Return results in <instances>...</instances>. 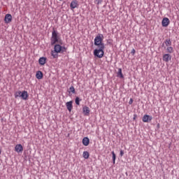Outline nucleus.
Instances as JSON below:
<instances>
[{"label": "nucleus", "instance_id": "obj_1", "mask_svg": "<svg viewBox=\"0 0 179 179\" xmlns=\"http://www.w3.org/2000/svg\"><path fill=\"white\" fill-rule=\"evenodd\" d=\"M103 34H98L94 39V45L98 47V48L94 50L93 54L95 58H103L104 57L106 46L104 45V43H103Z\"/></svg>", "mask_w": 179, "mask_h": 179}, {"label": "nucleus", "instance_id": "obj_2", "mask_svg": "<svg viewBox=\"0 0 179 179\" xmlns=\"http://www.w3.org/2000/svg\"><path fill=\"white\" fill-rule=\"evenodd\" d=\"M64 45V41L61 39V34L58 31L55 30V28H52V36L50 38V45H55V44Z\"/></svg>", "mask_w": 179, "mask_h": 179}, {"label": "nucleus", "instance_id": "obj_3", "mask_svg": "<svg viewBox=\"0 0 179 179\" xmlns=\"http://www.w3.org/2000/svg\"><path fill=\"white\" fill-rule=\"evenodd\" d=\"M55 52H58L59 54H64V52H66V48L65 46H62L61 44H55L54 50Z\"/></svg>", "mask_w": 179, "mask_h": 179}, {"label": "nucleus", "instance_id": "obj_4", "mask_svg": "<svg viewBox=\"0 0 179 179\" xmlns=\"http://www.w3.org/2000/svg\"><path fill=\"white\" fill-rule=\"evenodd\" d=\"M162 27H167L170 24V20L168 17H164L162 21Z\"/></svg>", "mask_w": 179, "mask_h": 179}, {"label": "nucleus", "instance_id": "obj_5", "mask_svg": "<svg viewBox=\"0 0 179 179\" xmlns=\"http://www.w3.org/2000/svg\"><path fill=\"white\" fill-rule=\"evenodd\" d=\"M153 120V117L149 115H144L143 117V122H150Z\"/></svg>", "mask_w": 179, "mask_h": 179}, {"label": "nucleus", "instance_id": "obj_6", "mask_svg": "<svg viewBox=\"0 0 179 179\" xmlns=\"http://www.w3.org/2000/svg\"><path fill=\"white\" fill-rule=\"evenodd\" d=\"M46 63H47V57H41L39 58V59H38L39 65L43 66L45 65Z\"/></svg>", "mask_w": 179, "mask_h": 179}, {"label": "nucleus", "instance_id": "obj_7", "mask_svg": "<svg viewBox=\"0 0 179 179\" xmlns=\"http://www.w3.org/2000/svg\"><path fill=\"white\" fill-rule=\"evenodd\" d=\"M4 22L8 24V23H10L12 22V15L6 14L4 17Z\"/></svg>", "mask_w": 179, "mask_h": 179}, {"label": "nucleus", "instance_id": "obj_8", "mask_svg": "<svg viewBox=\"0 0 179 179\" xmlns=\"http://www.w3.org/2000/svg\"><path fill=\"white\" fill-rule=\"evenodd\" d=\"M78 5L79 4L78 3V0L72 1L70 4V8H71V10H73V9H75L76 8H78Z\"/></svg>", "mask_w": 179, "mask_h": 179}, {"label": "nucleus", "instance_id": "obj_9", "mask_svg": "<svg viewBox=\"0 0 179 179\" xmlns=\"http://www.w3.org/2000/svg\"><path fill=\"white\" fill-rule=\"evenodd\" d=\"M15 150L17 153H22V152H23V146L22 145V144L16 145L15 147Z\"/></svg>", "mask_w": 179, "mask_h": 179}, {"label": "nucleus", "instance_id": "obj_10", "mask_svg": "<svg viewBox=\"0 0 179 179\" xmlns=\"http://www.w3.org/2000/svg\"><path fill=\"white\" fill-rule=\"evenodd\" d=\"M73 103V101H70L66 103V107L67 110L70 112H71L72 108H73V106L72 105Z\"/></svg>", "mask_w": 179, "mask_h": 179}, {"label": "nucleus", "instance_id": "obj_11", "mask_svg": "<svg viewBox=\"0 0 179 179\" xmlns=\"http://www.w3.org/2000/svg\"><path fill=\"white\" fill-rule=\"evenodd\" d=\"M83 113L84 115H86V116L90 115V108L88 106H84L83 108Z\"/></svg>", "mask_w": 179, "mask_h": 179}, {"label": "nucleus", "instance_id": "obj_12", "mask_svg": "<svg viewBox=\"0 0 179 179\" xmlns=\"http://www.w3.org/2000/svg\"><path fill=\"white\" fill-rule=\"evenodd\" d=\"M22 100H27L29 99V94L27 93V91H22L21 92V96Z\"/></svg>", "mask_w": 179, "mask_h": 179}, {"label": "nucleus", "instance_id": "obj_13", "mask_svg": "<svg viewBox=\"0 0 179 179\" xmlns=\"http://www.w3.org/2000/svg\"><path fill=\"white\" fill-rule=\"evenodd\" d=\"M163 61H164L165 62H169V61H171V55L170 54L164 55Z\"/></svg>", "mask_w": 179, "mask_h": 179}, {"label": "nucleus", "instance_id": "obj_14", "mask_svg": "<svg viewBox=\"0 0 179 179\" xmlns=\"http://www.w3.org/2000/svg\"><path fill=\"white\" fill-rule=\"evenodd\" d=\"M90 143V139H89L87 137H84L83 138V145L84 146H89Z\"/></svg>", "mask_w": 179, "mask_h": 179}, {"label": "nucleus", "instance_id": "obj_15", "mask_svg": "<svg viewBox=\"0 0 179 179\" xmlns=\"http://www.w3.org/2000/svg\"><path fill=\"white\" fill-rule=\"evenodd\" d=\"M69 96H71V94H75L76 93V91L75 90V87L71 85L69 89L68 90Z\"/></svg>", "mask_w": 179, "mask_h": 179}, {"label": "nucleus", "instance_id": "obj_16", "mask_svg": "<svg viewBox=\"0 0 179 179\" xmlns=\"http://www.w3.org/2000/svg\"><path fill=\"white\" fill-rule=\"evenodd\" d=\"M117 77L120 79H124V74H122V69L119 68L118 71L117 73Z\"/></svg>", "mask_w": 179, "mask_h": 179}, {"label": "nucleus", "instance_id": "obj_17", "mask_svg": "<svg viewBox=\"0 0 179 179\" xmlns=\"http://www.w3.org/2000/svg\"><path fill=\"white\" fill-rule=\"evenodd\" d=\"M43 73L41 72V71H38L36 73V79H43Z\"/></svg>", "mask_w": 179, "mask_h": 179}, {"label": "nucleus", "instance_id": "obj_18", "mask_svg": "<svg viewBox=\"0 0 179 179\" xmlns=\"http://www.w3.org/2000/svg\"><path fill=\"white\" fill-rule=\"evenodd\" d=\"M164 43H165V45L166 47H169L170 45H171L172 44V42H171V39L170 38H167L164 41Z\"/></svg>", "mask_w": 179, "mask_h": 179}, {"label": "nucleus", "instance_id": "obj_19", "mask_svg": "<svg viewBox=\"0 0 179 179\" xmlns=\"http://www.w3.org/2000/svg\"><path fill=\"white\" fill-rule=\"evenodd\" d=\"M90 156V154L89 153V152L87 151H84L83 153V157H84V159H89Z\"/></svg>", "mask_w": 179, "mask_h": 179}, {"label": "nucleus", "instance_id": "obj_20", "mask_svg": "<svg viewBox=\"0 0 179 179\" xmlns=\"http://www.w3.org/2000/svg\"><path fill=\"white\" fill-rule=\"evenodd\" d=\"M80 101H82V99L79 98V96H76L75 99V103L77 106H80Z\"/></svg>", "mask_w": 179, "mask_h": 179}, {"label": "nucleus", "instance_id": "obj_21", "mask_svg": "<svg viewBox=\"0 0 179 179\" xmlns=\"http://www.w3.org/2000/svg\"><path fill=\"white\" fill-rule=\"evenodd\" d=\"M52 57H53L54 59L58 58V52H55V50H52L50 52Z\"/></svg>", "mask_w": 179, "mask_h": 179}, {"label": "nucleus", "instance_id": "obj_22", "mask_svg": "<svg viewBox=\"0 0 179 179\" xmlns=\"http://www.w3.org/2000/svg\"><path fill=\"white\" fill-rule=\"evenodd\" d=\"M166 50H167V52H169V54H173V52H174V50L171 46H168L166 48Z\"/></svg>", "mask_w": 179, "mask_h": 179}, {"label": "nucleus", "instance_id": "obj_23", "mask_svg": "<svg viewBox=\"0 0 179 179\" xmlns=\"http://www.w3.org/2000/svg\"><path fill=\"white\" fill-rule=\"evenodd\" d=\"M111 153L113 164H115V159H117V156L115 155V152H114V151H113Z\"/></svg>", "mask_w": 179, "mask_h": 179}, {"label": "nucleus", "instance_id": "obj_24", "mask_svg": "<svg viewBox=\"0 0 179 179\" xmlns=\"http://www.w3.org/2000/svg\"><path fill=\"white\" fill-rule=\"evenodd\" d=\"M22 96V92L21 91H17L15 93V98L17 99V97H21Z\"/></svg>", "mask_w": 179, "mask_h": 179}, {"label": "nucleus", "instance_id": "obj_25", "mask_svg": "<svg viewBox=\"0 0 179 179\" xmlns=\"http://www.w3.org/2000/svg\"><path fill=\"white\" fill-rule=\"evenodd\" d=\"M107 45H113V41L112 39H108L106 41Z\"/></svg>", "mask_w": 179, "mask_h": 179}, {"label": "nucleus", "instance_id": "obj_26", "mask_svg": "<svg viewBox=\"0 0 179 179\" xmlns=\"http://www.w3.org/2000/svg\"><path fill=\"white\" fill-rule=\"evenodd\" d=\"M95 2L96 3L97 5H100V3L103 2V0H95Z\"/></svg>", "mask_w": 179, "mask_h": 179}, {"label": "nucleus", "instance_id": "obj_27", "mask_svg": "<svg viewBox=\"0 0 179 179\" xmlns=\"http://www.w3.org/2000/svg\"><path fill=\"white\" fill-rule=\"evenodd\" d=\"M120 156L121 157H122V156H124V150H120Z\"/></svg>", "mask_w": 179, "mask_h": 179}, {"label": "nucleus", "instance_id": "obj_28", "mask_svg": "<svg viewBox=\"0 0 179 179\" xmlns=\"http://www.w3.org/2000/svg\"><path fill=\"white\" fill-rule=\"evenodd\" d=\"M135 52H136V51L135 50V49H132V50H131V54L132 55H135Z\"/></svg>", "mask_w": 179, "mask_h": 179}, {"label": "nucleus", "instance_id": "obj_29", "mask_svg": "<svg viewBox=\"0 0 179 179\" xmlns=\"http://www.w3.org/2000/svg\"><path fill=\"white\" fill-rule=\"evenodd\" d=\"M134 103V99L132 98L130 99L129 101V104L131 105Z\"/></svg>", "mask_w": 179, "mask_h": 179}, {"label": "nucleus", "instance_id": "obj_30", "mask_svg": "<svg viewBox=\"0 0 179 179\" xmlns=\"http://www.w3.org/2000/svg\"><path fill=\"white\" fill-rule=\"evenodd\" d=\"M136 118H138V115L134 114V117H133L134 121H135V120H136Z\"/></svg>", "mask_w": 179, "mask_h": 179}, {"label": "nucleus", "instance_id": "obj_31", "mask_svg": "<svg viewBox=\"0 0 179 179\" xmlns=\"http://www.w3.org/2000/svg\"><path fill=\"white\" fill-rule=\"evenodd\" d=\"M157 128H160V124L158 123V124H157Z\"/></svg>", "mask_w": 179, "mask_h": 179}, {"label": "nucleus", "instance_id": "obj_32", "mask_svg": "<svg viewBox=\"0 0 179 179\" xmlns=\"http://www.w3.org/2000/svg\"><path fill=\"white\" fill-rule=\"evenodd\" d=\"M164 44H166L164 42L162 44V47H164Z\"/></svg>", "mask_w": 179, "mask_h": 179}, {"label": "nucleus", "instance_id": "obj_33", "mask_svg": "<svg viewBox=\"0 0 179 179\" xmlns=\"http://www.w3.org/2000/svg\"><path fill=\"white\" fill-rule=\"evenodd\" d=\"M2 153V151L0 150V155Z\"/></svg>", "mask_w": 179, "mask_h": 179}, {"label": "nucleus", "instance_id": "obj_34", "mask_svg": "<svg viewBox=\"0 0 179 179\" xmlns=\"http://www.w3.org/2000/svg\"><path fill=\"white\" fill-rule=\"evenodd\" d=\"M59 1H62V0H59Z\"/></svg>", "mask_w": 179, "mask_h": 179}]
</instances>
